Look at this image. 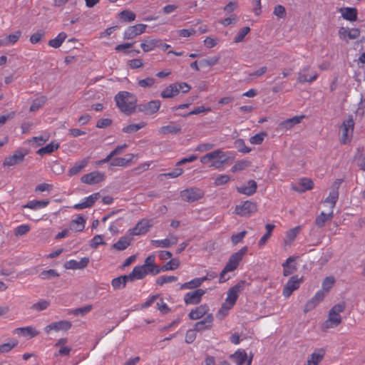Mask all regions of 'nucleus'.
I'll list each match as a JSON object with an SVG mask.
<instances>
[{
  "instance_id": "44",
  "label": "nucleus",
  "mask_w": 365,
  "mask_h": 365,
  "mask_svg": "<svg viewBox=\"0 0 365 365\" xmlns=\"http://www.w3.org/2000/svg\"><path fill=\"white\" fill-rule=\"evenodd\" d=\"M132 273L135 277V279H142L147 275L145 268L142 265L135 266L133 268Z\"/></svg>"
},
{
  "instance_id": "6",
  "label": "nucleus",
  "mask_w": 365,
  "mask_h": 365,
  "mask_svg": "<svg viewBox=\"0 0 365 365\" xmlns=\"http://www.w3.org/2000/svg\"><path fill=\"white\" fill-rule=\"evenodd\" d=\"M354 127V121L352 115H349L348 118L345 120L341 125L342 130V137L341 142L342 144H346L351 140L352 137L353 130Z\"/></svg>"
},
{
  "instance_id": "3",
  "label": "nucleus",
  "mask_w": 365,
  "mask_h": 365,
  "mask_svg": "<svg viewBox=\"0 0 365 365\" xmlns=\"http://www.w3.org/2000/svg\"><path fill=\"white\" fill-rule=\"evenodd\" d=\"M346 308L344 302L335 304L329 312L328 319L322 324L323 331L328 329L337 327L341 322L340 313L343 312Z\"/></svg>"
},
{
  "instance_id": "25",
  "label": "nucleus",
  "mask_w": 365,
  "mask_h": 365,
  "mask_svg": "<svg viewBox=\"0 0 365 365\" xmlns=\"http://www.w3.org/2000/svg\"><path fill=\"white\" fill-rule=\"evenodd\" d=\"M304 118V115L294 116L291 118H288L279 125L281 129L289 130L293 128L295 125L299 123L301 120Z\"/></svg>"
},
{
  "instance_id": "46",
  "label": "nucleus",
  "mask_w": 365,
  "mask_h": 365,
  "mask_svg": "<svg viewBox=\"0 0 365 365\" xmlns=\"http://www.w3.org/2000/svg\"><path fill=\"white\" fill-rule=\"evenodd\" d=\"M180 261L177 258L171 259L169 262H168L165 265H163L162 268V271H168V270H174L179 267Z\"/></svg>"
},
{
  "instance_id": "53",
  "label": "nucleus",
  "mask_w": 365,
  "mask_h": 365,
  "mask_svg": "<svg viewBox=\"0 0 365 365\" xmlns=\"http://www.w3.org/2000/svg\"><path fill=\"white\" fill-rule=\"evenodd\" d=\"M250 165V162L247 160H240L237 162L231 168L232 173L243 170Z\"/></svg>"
},
{
  "instance_id": "16",
  "label": "nucleus",
  "mask_w": 365,
  "mask_h": 365,
  "mask_svg": "<svg viewBox=\"0 0 365 365\" xmlns=\"http://www.w3.org/2000/svg\"><path fill=\"white\" fill-rule=\"evenodd\" d=\"M26 153H23L21 150H16L13 155L9 156L5 158L3 165L4 166H12L21 163Z\"/></svg>"
},
{
  "instance_id": "51",
  "label": "nucleus",
  "mask_w": 365,
  "mask_h": 365,
  "mask_svg": "<svg viewBox=\"0 0 365 365\" xmlns=\"http://www.w3.org/2000/svg\"><path fill=\"white\" fill-rule=\"evenodd\" d=\"M250 28L249 26L243 27L240 30V31L237 33V34L235 36L234 38L235 43H240L242 42L245 37L250 33Z\"/></svg>"
},
{
  "instance_id": "60",
  "label": "nucleus",
  "mask_w": 365,
  "mask_h": 365,
  "mask_svg": "<svg viewBox=\"0 0 365 365\" xmlns=\"http://www.w3.org/2000/svg\"><path fill=\"white\" fill-rule=\"evenodd\" d=\"M44 36H45V31L43 30H39L37 32L33 34L30 36V41L33 44L37 43L41 40V38Z\"/></svg>"
},
{
  "instance_id": "23",
  "label": "nucleus",
  "mask_w": 365,
  "mask_h": 365,
  "mask_svg": "<svg viewBox=\"0 0 365 365\" xmlns=\"http://www.w3.org/2000/svg\"><path fill=\"white\" fill-rule=\"evenodd\" d=\"M341 16L349 21H355L357 20V9L354 7H345L340 9Z\"/></svg>"
},
{
  "instance_id": "42",
  "label": "nucleus",
  "mask_w": 365,
  "mask_h": 365,
  "mask_svg": "<svg viewBox=\"0 0 365 365\" xmlns=\"http://www.w3.org/2000/svg\"><path fill=\"white\" fill-rule=\"evenodd\" d=\"M231 358L233 359L237 364L242 365L247 360V356L245 351H237L231 356Z\"/></svg>"
},
{
  "instance_id": "5",
  "label": "nucleus",
  "mask_w": 365,
  "mask_h": 365,
  "mask_svg": "<svg viewBox=\"0 0 365 365\" xmlns=\"http://www.w3.org/2000/svg\"><path fill=\"white\" fill-rule=\"evenodd\" d=\"M246 284L245 280H240L237 284L230 288L227 291V297L225 302L229 304L230 307H234L239 297V294L244 290Z\"/></svg>"
},
{
  "instance_id": "52",
  "label": "nucleus",
  "mask_w": 365,
  "mask_h": 365,
  "mask_svg": "<svg viewBox=\"0 0 365 365\" xmlns=\"http://www.w3.org/2000/svg\"><path fill=\"white\" fill-rule=\"evenodd\" d=\"M40 277L43 279H50L51 278L54 277H58L59 274L56 272V269H48V270H44L41 272Z\"/></svg>"
},
{
  "instance_id": "32",
  "label": "nucleus",
  "mask_w": 365,
  "mask_h": 365,
  "mask_svg": "<svg viewBox=\"0 0 365 365\" xmlns=\"http://www.w3.org/2000/svg\"><path fill=\"white\" fill-rule=\"evenodd\" d=\"M59 148V143L51 142L49 144L46 145L45 147H42L38 150L36 152L37 154L43 156L46 154H50L53 151L58 150Z\"/></svg>"
},
{
  "instance_id": "27",
  "label": "nucleus",
  "mask_w": 365,
  "mask_h": 365,
  "mask_svg": "<svg viewBox=\"0 0 365 365\" xmlns=\"http://www.w3.org/2000/svg\"><path fill=\"white\" fill-rule=\"evenodd\" d=\"M181 126L180 125L170 124L168 125H165L161 127L159 129V133L161 135H168V134H178L181 132Z\"/></svg>"
},
{
  "instance_id": "11",
  "label": "nucleus",
  "mask_w": 365,
  "mask_h": 365,
  "mask_svg": "<svg viewBox=\"0 0 365 365\" xmlns=\"http://www.w3.org/2000/svg\"><path fill=\"white\" fill-rule=\"evenodd\" d=\"M146 27L147 25L143 24L129 26L124 32V39H133L137 36L143 34L145 31Z\"/></svg>"
},
{
  "instance_id": "15",
  "label": "nucleus",
  "mask_w": 365,
  "mask_h": 365,
  "mask_svg": "<svg viewBox=\"0 0 365 365\" xmlns=\"http://www.w3.org/2000/svg\"><path fill=\"white\" fill-rule=\"evenodd\" d=\"M205 294V291L202 289H197L195 291L187 292L184 297L186 304H195L200 302L202 297Z\"/></svg>"
},
{
  "instance_id": "7",
  "label": "nucleus",
  "mask_w": 365,
  "mask_h": 365,
  "mask_svg": "<svg viewBox=\"0 0 365 365\" xmlns=\"http://www.w3.org/2000/svg\"><path fill=\"white\" fill-rule=\"evenodd\" d=\"M204 191L197 187H190L180 192L182 200L188 202H195L204 196Z\"/></svg>"
},
{
  "instance_id": "35",
  "label": "nucleus",
  "mask_w": 365,
  "mask_h": 365,
  "mask_svg": "<svg viewBox=\"0 0 365 365\" xmlns=\"http://www.w3.org/2000/svg\"><path fill=\"white\" fill-rule=\"evenodd\" d=\"M134 157V155H129V158H115L110 162L111 166H126L130 163Z\"/></svg>"
},
{
  "instance_id": "64",
  "label": "nucleus",
  "mask_w": 365,
  "mask_h": 365,
  "mask_svg": "<svg viewBox=\"0 0 365 365\" xmlns=\"http://www.w3.org/2000/svg\"><path fill=\"white\" fill-rule=\"evenodd\" d=\"M230 180V178L229 175H220L215 179L214 185L215 186L223 185L226 184Z\"/></svg>"
},
{
  "instance_id": "12",
  "label": "nucleus",
  "mask_w": 365,
  "mask_h": 365,
  "mask_svg": "<svg viewBox=\"0 0 365 365\" xmlns=\"http://www.w3.org/2000/svg\"><path fill=\"white\" fill-rule=\"evenodd\" d=\"M105 179V175L98 171H93L90 173L83 175L81 180L82 182L88 184V185H94L99 183L103 181Z\"/></svg>"
},
{
  "instance_id": "61",
  "label": "nucleus",
  "mask_w": 365,
  "mask_h": 365,
  "mask_svg": "<svg viewBox=\"0 0 365 365\" xmlns=\"http://www.w3.org/2000/svg\"><path fill=\"white\" fill-rule=\"evenodd\" d=\"M155 79L151 77L146 78L145 79L139 80L138 85L142 88L151 87L154 85Z\"/></svg>"
},
{
  "instance_id": "2",
  "label": "nucleus",
  "mask_w": 365,
  "mask_h": 365,
  "mask_svg": "<svg viewBox=\"0 0 365 365\" xmlns=\"http://www.w3.org/2000/svg\"><path fill=\"white\" fill-rule=\"evenodd\" d=\"M247 247L245 246L242 247L238 252L233 253L230 257L229 258L228 262H227L225 267L222 270L220 274V282H225L230 279V277L226 278L225 274L229 272H232L235 270L240 262L242 261L243 257L247 252Z\"/></svg>"
},
{
  "instance_id": "24",
  "label": "nucleus",
  "mask_w": 365,
  "mask_h": 365,
  "mask_svg": "<svg viewBox=\"0 0 365 365\" xmlns=\"http://www.w3.org/2000/svg\"><path fill=\"white\" fill-rule=\"evenodd\" d=\"M310 69V66H305L301 71L299 72L297 81L300 83L309 82L311 83L315 81L317 78V73H314L312 76H310L309 78L307 77L306 73L308 72Z\"/></svg>"
},
{
  "instance_id": "63",
  "label": "nucleus",
  "mask_w": 365,
  "mask_h": 365,
  "mask_svg": "<svg viewBox=\"0 0 365 365\" xmlns=\"http://www.w3.org/2000/svg\"><path fill=\"white\" fill-rule=\"evenodd\" d=\"M100 245H106V242L103 241L102 235H96L91 241L90 246L92 248L96 249Z\"/></svg>"
},
{
  "instance_id": "31",
  "label": "nucleus",
  "mask_w": 365,
  "mask_h": 365,
  "mask_svg": "<svg viewBox=\"0 0 365 365\" xmlns=\"http://www.w3.org/2000/svg\"><path fill=\"white\" fill-rule=\"evenodd\" d=\"M334 216L333 211H331L328 214H325L322 212L319 216L316 217L315 224L319 227L324 226L326 222L331 220Z\"/></svg>"
},
{
  "instance_id": "9",
  "label": "nucleus",
  "mask_w": 365,
  "mask_h": 365,
  "mask_svg": "<svg viewBox=\"0 0 365 365\" xmlns=\"http://www.w3.org/2000/svg\"><path fill=\"white\" fill-rule=\"evenodd\" d=\"M257 211V203L250 200H247L244 202L243 204L235 207V213L243 217H248Z\"/></svg>"
},
{
  "instance_id": "1",
  "label": "nucleus",
  "mask_w": 365,
  "mask_h": 365,
  "mask_svg": "<svg viewBox=\"0 0 365 365\" xmlns=\"http://www.w3.org/2000/svg\"><path fill=\"white\" fill-rule=\"evenodd\" d=\"M116 106L121 112L129 115L136 111L137 99L135 96L128 91H120L115 96Z\"/></svg>"
},
{
  "instance_id": "29",
  "label": "nucleus",
  "mask_w": 365,
  "mask_h": 365,
  "mask_svg": "<svg viewBox=\"0 0 365 365\" xmlns=\"http://www.w3.org/2000/svg\"><path fill=\"white\" fill-rule=\"evenodd\" d=\"M177 83L170 84L161 92V97L163 98H173L178 94Z\"/></svg>"
},
{
  "instance_id": "41",
  "label": "nucleus",
  "mask_w": 365,
  "mask_h": 365,
  "mask_svg": "<svg viewBox=\"0 0 365 365\" xmlns=\"http://www.w3.org/2000/svg\"><path fill=\"white\" fill-rule=\"evenodd\" d=\"M300 230H301V227L299 226L289 230L286 234V237L284 239V243L289 244L292 242H293L295 240L297 235L299 234Z\"/></svg>"
},
{
  "instance_id": "33",
  "label": "nucleus",
  "mask_w": 365,
  "mask_h": 365,
  "mask_svg": "<svg viewBox=\"0 0 365 365\" xmlns=\"http://www.w3.org/2000/svg\"><path fill=\"white\" fill-rule=\"evenodd\" d=\"M67 34L64 32L58 34V35L53 39L48 41V46L55 48H59L63 42L66 40Z\"/></svg>"
},
{
  "instance_id": "19",
  "label": "nucleus",
  "mask_w": 365,
  "mask_h": 365,
  "mask_svg": "<svg viewBox=\"0 0 365 365\" xmlns=\"http://www.w3.org/2000/svg\"><path fill=\"white\" fill-rule=\"evenodd\" d=\"M314 187V182L311 179L309 178H302L299 180V185H292V188L298 192H304L306 190H312Z\"/></svg>"
},
{
  "instance_id": "43",
  "label": "nucleus",
  "mask_w": 365,
  "mask_h": 365,
  "mask_svg": "<svg viewBox=\"0 0 365 365\" xmlns=\"http://www.w3.org/2000/svg\"><path fill=\"white\" fill-rule=\"evenodd\" d=\"M146 125L145 122H141L138 124H130L123 128V132L125 133H133L138 131L140 129L144 128Z\"/></svg>"
},
{
  "instance_id": "49",
  "label": "nucleus",
  "mask_w": 365,
  "mask_h": 365,
  "mask_svg": "<svg viewBox=\"0 0 365 365\" xmlns=\"http://www.w3.org/2000/svg\"><path fill=\"white\" fill-rule=\"evenodd\" d=\"M50 305V302L47 300L42 299L31 307V309L37 312H41L46 309Z\"/></svg>"
},
{
  "instance_id": "55",
  "label": "nucleus",
  "mask_w": 365,
  "mask_h": 365,
  "mask_svg": "<svg viewBox=\"0 0 365 365\" xmlns=\"http://www.w3.org/2000/svg\"><path fill=\"white\" fill-rule=\"evenodd\" d=\"M100 197V193L96 192L90 195L89 197H86L85 199V201H83V204L86 205L85 207H91L95 202Z\"/></svg>"
},
{
  "instance_id": "57",
  "label": "nucleus",
  "mask_w": 365,
  "mask_h": 365,
  "mask_svg": "<svg viewBox=\"0 0 365 365\" xmlns=\"http://www.w3.org/2000/svg\"><path fill=\"white\" fill-rule=\"evenodd\" d=\"M267 133L264 132L257 133L250 138V142L252 144L259 145L262 143Z\"/></svg>"
},
{
  "instance_id": "17",
  "label": "nucleus",
  "mask_w": 365,
  "mask_h": 365,
  "mask_svg": "<svg viewBox=\"0 0 365 365\" xmlns=\"http://www.w3.org/2000/svg\"><path fill=\"white\" fill-rule=\"evenodd\" d=\"M14 334L26 337L27 339H31L39 334V331L33 327H26L16 328L13 331Z\"/></svg>"
},
{
  "instance_id": "10",
  "label": "nucleus",
  "mask_w": 365,
  "mask_h": 365,
  "mask_svg": "<svg viewBox=\"0 0 365 365\" xmlns=\"http://www.w3.org/2000/svg\"><path fill=\"white\" fill-rule=\"evenodd\" d=\"M160 105V101L154 100L146 103L137 105L136 110L145 115H153L158 111Z\"/></svg>"
},
{
  "instance_id": "58",
  "label": "nucleus",
  "mask_w": 365,
  "mask_h": 365,
  "mask_svg": "<svg viewBox=\"0 0 365 365\" xmlns=\"http://www.w3.org/2000/svg\"><path fill=\"white\" fill-rule=\"evenodd\" d=\"M178 277L175 276H161L156 280V284L162 286L165 283H170L177 281Z\"/></svg>"
},
{
  "instance_id": "40",
  "label": "nucleus",
  "mask_w": 365,
  "mask_h": 365,
  "mask_svg": "<svg viewBox=\"0 0 365 365\" xmlns=\"http://www.w3.org/2000/svg\"><path fill=\"white\" fill-rule=\"evenodd\" d=\"M88 163V160L84 159L81 160L79 163L76 164L68 170V175L73 176L78 174L83 168H85L87 165Z\"/></svg>"
},
{
  "instance_id": "59",
  "label": "nucleus",
  "mask_w": 365,
  "mask_h": 365,
  "mask_svg": "<svg viewBox=\"0 0 365 365\" xmlns=\"http://www.w3.org/2000/svg\"><path fill=\"white\" fill-rule=\"evenodd\" d=\"M335 280L333 277H327L322 282V289L326 293L329 292Z\"/></svg>"
},
{
  "instance_id": "50",
  "label": "nucleus",
  "mask_w": 365,
  "mask_h": 365,
  "mask_svg": "<svg viewBox=\"0 0 365 365\" xmlns=\"http://www.w3.org/2000/svg\"><path fill=\"white\" fill-rule=\"evenodd\" d=\"M111 285L115 290H117L125 288L126 284L125 281H124V278H123L122 276H120L112 279Z\"/></svg>"
},
{
  "instance_id": "18",
  "label": "nucleus",
  "mask_w": 365,
  "mask_h": 365,
  "mask_svg": "<svg viewBox=\"0 0 365 365\" xmlns=\"http://www.w3.org/2000/svg\"><path fill=\"white\" fill-rule=\"evenodd\" d=\"M257 188V182L253 180H250L247 182V185H242L241 187H237V190L239 193L250 196L254 195Z\"/></svg>"
},
{
  "instance_id": "20",
  "label": "nucleus",
  "mask_w": 365,
  "mask_h": 365,
  "mask_svg": "<svg viewBox=\"0 0 365 365\" xmlns=\"http://www.w3.org/2000/svg\"><path fill=\"white\" fill-rule=\"evenodd\" d=\"M89 263L88 257H83L81 259L79 262L71 259L66 262L64 264V267L66 269H81L88 266Z\"/></svg>"
},
{
  "instance_id": "62",
  "label": "nucleus",
  "mask_w": 365,
  "mask_h": 365,
  "mask_svg": "<svg viewBox=\"0 0 365 365\" xmlns=\"http://www.w3.org/2000/svg\"><path fill=\"white\" fill-rule=\"evenodd\" d=\"M30 230V226L29 225H22L14 230V235L16 236H22L26 235Z\"/></svg>"
},
{
  "instance_id": "54",
  "label": "nucleus",
  "mask_w": 365,
  "mask_h": 365,
  "mask_svg": "<svg viewBox=\"0 0 365 365\" xmlns=\"http://www.w3.org/2000/svg\"><path fill=\"white\" fill-rule=\"evenodd\" d=\"M235 146L241 153H247L251 151V148L245 145V141L242 139L236 140L235 141Z\"/></svg>"
},
{
  "instance_id": "48",
  "label": "nucleus",
  "mask_w": 365,
  "mask_h": 365,
  "mask_svg": "<svg viewBox=\"0 0 365 365\" xmlns=\"http://www.w3.org/2000/svg\"><path fill=\"white\" fill-rule=\"evenodd\" d=\"M233 307H230L229 304H227V303L224 302L221 307V308L218 310L217 313L216 314V317L220 320H222L227 314L229 311Z\"/></svg>"
},
{
  "instance_id": "45",
  "label": "nucleus",
  "mask_w": 365,
  "mask_h": 365,
  "mask_svg": "<svg viewBox=\"0 0 365 365\" xmlns=\"http://www.w3.org/2000/svg\"><path fill=\"white\" fill-rule=\"evenodd\" d=\"M119 17L125 22H130L135 19V14L130 10H123L119 13Z\"/></svg>"
},
{
  "instance_id": "26",
  "label": "nucleus",
  "mask_w": 365,
  "mask_h": 365,
  "mask_svg": "<svg viewBox=\"0 0 365 365\" xmlns=\"http://www.w3.org/2000/svg\"><path fill=\"white\" fill-rule=\"evenodd\" d=\"M86 220L81 216L78 215L77 217L70 222L69 229L76 232H81L85 227Z\"/></svg>"
},
{
  "instance_id": "30",
  "label": "nucleus",
  "mask_w": 365,
  "mask_h": 365,
  "mask_svg": "<svg viewBox=\"0 0 365 365\" xmlns=\"http://www.w3.org/2000/svg\"><path fill=\"white\" fill-rule=\"evenodd\" d=\"M132 238L128 236L122 237L119 240L113 245V247L116 250H124L130 245Z\"/></svg>"
},
{
  "instance_id": "21",
  "label": "nucleus",
  "mask_w": 365,
  "mask_h": 365,
  "mask_svg": "<svg viewBox=\"0 0 365 365\" xmlns=\"http://www.w3.org/2000/svg\"><path fill=\"white\" fill-rule=\"evenodd\" d=\"M360 30L356 28L349 30L347 28L341 27L339 30V35L341 39H346L347 36L349 39H356L360 36Z\"/></svg>"
},
{
  "instance_id": "13",
  "label": "nucleus",
  "mask_w": 365,
  "mask_h": 365,
  "mask_svg": "<svg viewBox=\"0 0 365 365\" xmlns=\"http://www.w3.org/2000/svg\"><path fill=\"white\" fill-rule=\"evenodd\" d=\"M151 226L150 220L143 219L133 229L129 230L130 235L134 236L145 234Z\"/></svg>"
},
{
  "instance_id": "37",
  "label": "nucleus",
  "mask_w": 365,
  "mask_h": 365,
  "mask_svg": "<svg viewBox=\"0 0 365 365\" xmlns=\"http://www.w3.org/2000/svg\"><path fill=\"white\" fill-rule=\"evenodd\" d=\"M205 280V277L201 278H195L189 282L184 283L181 285L180 289H194L200 287Z\"/></svg>"
},
{
  "instance_id": "56",
  "label": "nucleus",
  "mask_w": 365,
  "mask_h": 365,
  "mask_svg": "<svg viewBox=\"0 0 365 365\" xmlns=\"http://www.w3.org/2000/svg\"><path fill=\"white\" fill-rule=\"evenodd\" d=\"M93 308L91 304L86 305L83 307L77 308L71 311V313L74 315H85L88 313Z\"/></svg>"
},
{
  "instance_id": "39",
  "label": "nucleus",
  "mask_w": 365,
  "mask_h": 365,
  "mask_svg": "<svg viewBox=\"0 0 365 365\" xmlns=\"http://www.w3.org/2000/svg\"><path fill=\"white\" fill-rule=\"evenodd\" d=\"M205 314V306L201 305L195 309H192L189 314V317L190 319L196 320L202 317Z\"/></svg>"
},
{
  "instance_id": "38",
  "label": "nucleus",
  "mask_w": 365,
  "mask_h": 365,
  "mask_svg": "<svg viewBox=\"0 0 365 365\" xmlns=\"http://www.w3.org/2000/svg\"><path fill=\"white\" fill-rule=\"evenodd\" d=\"M47 98L42 96L39 98L34 99L30 106L29 110L31 112H35L41 108L46 102Z\"/></svg>"
},
{
  "instance_id": "4",
  "label": "nucleus",
  "mask_w": 365,
  "mask_h": 365,
  "mask_svg": "<svg viewBox=\"0 0 365 365\" xmlns=\"http://www.w3.org/2000/svg\"><path fill=\"white\" fill-rule=\"evenodd\" d=\"M229 157L222 150H216L207 153V163H210L209 167L220 168L227 163Z\"/></svg>"
},
{
  "instance_id": "8",
  "label": "nucleus",
  "mask_w": 365,
  "mask_h": 365,
  "mask_svg": "<svg viewBox=\"0 0 365 365\" xmlns=\"http://www.w3.org/2000/svg\"><path fill=\"white\" fill-rule=\"evenodd\" d=\"M304 281L303 277L294 275L290 277L283 288L282 294L285 297H289L293 292L298 289L300 284Z\"/></svg>"
},
{
  "instance_id": "47",
  "label": "nucleus",
  "mask_w": 365,
  "mask_h": 365,
  "mask_svg": "<svg viewBox=\"0 0 365 365\" xmlns=\"http://www.w3.org/2000/svg\"><path fill=\"white\" fill-rule=\"evenodd\" d=\"M339 198V191L336 190H331L329 195L325 199L324 202L330 203L331 208L333 209L336 205V202Z\"/></svg>"
},
{
  "instance_id": "14",
  "label": "nucleus",
  "mask_w": 365,
  "mask_h": 365,
  "mask_svg": "<svg viewBox=\"0 0 365 365\" xmlns=\"http://www.w3.org/2000/svg\"><path fill=\"white\" fill-rule=\"evenodd\" d=\"M72 324L70 321L61 320L53 322L45 327V331L48 334L51 331H66L71 329Z\"/></svg>"
},
{
  "instance_id": "28",
  "label": "nucleus",
  "mask_w": 365,
  "mask_h": 365,
  "mask_svg": "<svg viewBox=\"0 0 365 365\" xmlns=\"http://www.w3.org/2000/svg\"><path fill=\"white\" fill-rule=\"evenodd\" d=\"M49 204V200H31L29 201L26 205H23L24 208H29L33 210H37L42 207H46Z\"/></svg>"
},
{
  "instance_id": "22",
  "label": "nucleus",
  "mask_w": 365,
  "mask_h": 365,
  "mask_svg": "<svg viewBox=\"0 0 365 365\" xmlns=\"http://www.w3.org/2000/svg\"><path fill=\"white\" fill-rule=\"evenodd\" d=\"M296 260L295 257H289L287 259V260L282 264L283 269V275L284 277H287L293 274L297 271L296 264H292V262H294Z\"/></svg>"
},
{
  "instance_id": "34",
  "label": "nucleus",
  "mask_w": 365,
  "mask_h": 365,
  "mask_svg": "<svg viewBox=\"0 0 365 365\" xmlns=\"http://www.w3.org/2000/svg\"><path fill=\"white\" fill-rule=\"evenodd\" d=\"M21 36V31L19 30L16 31L13 34H9L6 38L1 39V43L5 44L6 46L9 45V43L14 44L16 42H17V41L19 39Z\"/></svg>"
},
{
  "instance_id": "36",
  "label": "nucleus",
  "mask_w": 365,
  "mask_h": 365,
  "mask_svg": "<svg viewBox=\"0 0 365 365\" xmlns=\"http://www.w3.org/2000/svg\"><path fill=\"white\" fill-rule=\"evenodd\" d=\"M159 43L158 39L145 40L140 44V47L144 52H148L157 48L158 43Z\"/></svg>"
}]
</instances>
